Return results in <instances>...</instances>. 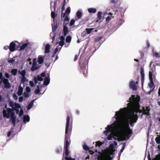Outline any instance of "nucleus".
I'll use <instances>...</instances> for the list:
<instances>
[{
    "label": "nucleus",
    "instance_id": "10",
    "mask_svg": "<svg viewBox=\"0 0 160 160\" xmlns=\"http://www.w3.org/2000/svg\"><path fill=\"white\" fill-rule=\"evenodd\" d=\"M38 69V68L37 67V63L36 62V59L34 58L33 59V63L32 66L31 68V70L32 71H34Z\"/></svg>",
    "mask_w": 160,
    "mask_h": 160
},
{
    "label": "nucleus",
    "instance_id": "49",
    "mask_svg": "<svg viewBox=\"0 0 160 160\" xmlns=\"http://www.w3.org/2000/svg\"><path fill=\"white\" fill-rule=\"evenodd\" d=\"M65 159L66 160H75L74 158H72L70 157H66L65 158Z\"/></svg>",
    "mask_w": 160,
    "mask_h": 160
},
{
    "label": "nucleus",
    "instance_id": "47",
    "mask_svg": "<svg viewBox=\"0 0 160 160\" xmlns=\"http://www.w3.org/2000/svg\"><path fill=\"white\" fill-rule=\"evenodd\" d=\"M64 44V41L60 40L59 42V44L61 46H62Z\"/></svg>",
    "mask_w": 160,
    "mask_h": 160
},
{
    "label": "nucleus",
    "instance_id": "2",
    "mask_svg": "<svg viewBox=\"0 0 160 160\" xmlns=\"http://www.w3.org/2000/svg\"><path fill=\"white\" fill-rule=\"evenodd\" d=\"M7 112L6 110L3 109L2 111V114L3 117L7 118H9L10 116L11 120L12 121V123L14 127L16 124V117L15 116L14 112H12V110L10 108H7Z\"/></svg>",
    "mask_w": 160,
    "mask_h": 160
},
{
    "label": "nucleus",
    "instance_id": "26",
    "mask_svg": "<svg viewBox=\"0 0 160 160\" xmlns=\"http://www.w3.org/2000/svg\"><path fill=\"white\" fill-rule=\"evenodd\" d=\"M28 45V44L25 43L22 45L20 48L19 50H24Z\"/></svg>",
    "mask_w": 160,
    "mask_h": 160
},
{
    "label": "nucleus",
    "instance_id": "63",
    "mask_svg": "<svg viewBox=\"0 0 160 160\" xmlns=\"http://www.w3.org/2000/svg\"><path fill=\"white\" fill-rule=\"evenodd\" d=\"M33 80L34 82V83H35V85H36V84L38 83V81L36 79V78H34Z\"/></svg>",
    "mask_w": 160,
    "mask_h": 160
},
{
    "label": "nucleus",
    "instance_id": "54",
    "mask_svg": "<svg viewBox=\"0 0 160 160\" xmlns=\"http://www.w3.org/2000/svg\"><path fill=\"white\" fill-rule=\"evenodd\" d=\"M13 98H14V99L15 100H17L18 98V96H17V95L14 93L13 95Z\"/></svg>",
    "mask_w": 160,
    "mask_h": 160
},
{
    "label": "nucleus",
    "instance_id": "15",
    "mask_svg": "<svg viewBox=\"0 0 160 160\" xmlns=\"http://www.w3.org/2000/svg\"><path fill=\"white\" fill-rule=\"evenodd\" d=\"M48 77L47 78H45V79H44V82L43 83V84L45 85H48L50 82V79L49 78L50 75H49V73H48Z\"/></svg>",
    "mask_w": 160,
    "mask_h": 160
},
{
    "label": "nucleus",
    "instance_id": "29",
    "mask_svg": "<svg viewBox=\"0 0 160 160\" xmlns=\"http://www.w3.org/2000/svg\"><path fill=\"white\" fill-rule=\"evenodd\" d=\"M27 79L25 76L22 77L21 78V82L22 83H24L26 81H27Z\"/></svg>",
    "mask_w": 160,
    "mask_h": 160
},
{
    "label": "nucleus",
    "instance_id": "50",
    "mask_svg": "<svg viewBox=\"0 0 160 160\" xmlns=\"http://www.w3.org/2000/svg\"><path fill=\"white\" fill-rule=\"evenodd\" d=\"M26 92H30L31 91V88L27 86L26 87Z\"/></svg>",
    "mask_w": 160,
    "mask_h": 160
},
{
    "label": "nucleus",
    "instance_id": "13",
    "mask_svg": "<svg viewBox=\"0 0 160 160\" xmlns=\"http://www.w3.org/2000/svg\"><path fill=\"white\" fill-rule=\"evenodd\" d=\"M112 128L113 126L112 125H108L107 127L106 128V130L104 131V133L106 134L109 132H111L112 131Z\"/></svg>",
    "mask_w": 160,
    "mask_h": 160
},
{
    "label": "nucleus",
    "instance_id": "42",
    "mask_svg": "<svg viewBox=\"0 0 160 160\" xmlns=\"http://www.w3.org/2000/svg\"><path fill=\"white\" fill-rule=\"evenodd\" d=\"M65 155L66 156H68V155L69 154V150H68V148H65Z\"/></svg>",
    "mask_w": 160,
    "mask_h": 160
},
{
    "label": "nucleus",
    "instance_id": "23",
    "mask_svg": "<svg viewBox=\"0 0 160 160\" xmlns=\"http://www.w3.org/2000/svg\"><path fill=\"white\" fill-rule=\"evenodd\" d=\"M30 120V117L29 116L27 115L26 116H24L23 117V122L24 123H25L26 122H28Z\"/></svg>",
    "mask_w": 160,
    "mask_h": 160
},
{
    "label": "nucleus",
    "instance_id": "38",
    "mask_svg": "<svg viewBox=\"0 0 160 160\" xmlns=\"http://www.w3.org/2000/svg\"><path fill=\"white\" fill-rule=\"evenodd\" d=\"M89 20V18L88 17H86V18L82 19L81 21V22H82L83 23H85L86 22L88 21Z\"/></svg>",
    "mask_w": 160,
    "mask_h": 160
},
{
    "label": "nucleus",
    "instance_id": "11",
    "mask_svg": "<svg viewBox=\"0 0 160 160\" xmlns=\"http://www.w3.org/2000/svg\"><path fill=\"white\" fill-rule=\"evenodd\" d=\"M14 106L15 108H13V109H12V111L15 110L16 113L17 114H18L19 112L18 108H21V106L19 103H17L16 102L14 103Z\"/></svg>",
    "mask_w": 160,
    "mask_h": 160
},
{
    "label": "nucleus",
    "instance_id": "48",
    "mask_svg": "<svg viewBox=\"0 0 160 160\" xmlns=\"http://www.w3.org/2000/svg\"><path fill=\"white\" fill-rule=\"evenodd\" d=\"M102 145V143L100 141H98L96 142V146L97 147V146H98V147H100V146H101Z\"/></svg>",
    "mask_w": 160,
    "mask_h": 160
},
{
    "label": "nucleus",
    "instance_id": "61",
    "mask_svg": "<svg viewBox=\"0 0 160 160\" xmlns=\"http://www.w3.org/2000/svg\"><path fill=\"white\" fill-rule=\"evenodd\" d=\"M4 49L5 50H7L8 49H9V46H5L4 47Z\"/></svg>",
    "mask_w": 160,
    "mask_h": 160
},
{
    "label": "nucleus",
    "instance_id": "7",
    "mask_svg": "<svg viewBox=\"0 0 160 160\" xmlns=\"http://www.w3.org/2000/svg\"><path fill=\"white\" fill-rule=\"evenodd\" d=\"M16 43L18 44V46H17L18 47L19 46V43L17 41H15L11 42L9 46V50L11 52H13L15 50L16 47Z\"/></svg>",
    "mask_w": 160,
    "mask_h": 160
},
{
    "label": "nucleus",
    "instance_id": "31",
    "mask_svg": "<svg viewBox=\"0 0 160 160\" xmlns=\"http://www.w3.org/2000/svg\"><path fill=\"white\" fill-rule=\"evenodd\" d=\"M93 30V28H87L86 29V31L88 34H90Z\"/></svg>",
    "mask_w": 160,
    "mask_h": 160
},
{
    "label": "nucleus",
    "instance_id": "41",
    "mask_svg": "<svg viewBox=\"0 0 160 160\" xmlns=\"http://www.w3.org/2000/svg\"><path fill=\"white\" fill-rule=\"evenodd\" d=\"M139 53L140 54V59H142L143 58L144 56V53L143 51H140Z\"/></svg>",
    "mask_w": 160,
    "mask_h": 160
},
{
    "label": "nucleus",
    "instance_id": "51",
    "mask_svg": "<svg viewBox=\"0 0 160 160\" xmlns=\"http://www.w3.org/2000/svg\"><path fill=\"white\" fill-rule=\"evenodd\" d=\"M23 113V109H21L20 110V111L19 112V113H18L19 115V116L20 117L22 115Z\"/></svg>",
    "mask_w": 160,
    "mask_h": 160
},
{
    "label": "nucleus",
    "instance_id": "14",
    "mask_svg": "<svg viewBox=\"0 0 160 160\" xmlns=\"http://www.w3.org/2000/svg\"><path fill=\"white\" fill-rule=\"evenodd\" d=\"M140 74L141 76V82L143 85L144 79V73L143 68H141L140 69Z\"/></svg>",
    "mask_w": 160,
    "mask_h": 160
},
{
    "label": "nucleus",
    "instance_id": "34",
    "mask_svg": "<svg viewBox=\"0 0 160 160\" xmlns=\"http://www.w3.org/2000/svg\"><path fill=\"white\" fill-rule=\"evenodd\" d=\"M71 37L69 36L67 37L66 39V41L67 42L69 43L71 40Z\"/></svg>",
    "mask_w": 160,
    "mask_h": 160
},
{
    "label": "nucleus",
    "instance_id": "62",
    "mask_svg": "<svg viewBox=\"0 0 160 160\" xmlns=\"http://www.w3.org/2000/svg\"><path fill=\"white\" fill-rule=\"evenodd\" d=\"M146 44L147 45V48H148L150 46V44L148 40L146 41Z\"/></svg>",
    "mask_w": 160,
    "mask_h": 160
},
{
    "label": "nucleus",
    "instance_id": "5",
    "mask_svg": "<svg viewBox=\"0 0 160 160\" xmlns=\"http://www.w3.org/2000/svg\"><path fill=\"white\" fill-rule=\"evenodd\" d=\"M150 108L149 106L146 107H142V110H140V108H139V113H142V114L141 118H142L143 114L146 115L148 116H149L150 115L149 111H150Z\"/></svg>",
    "mask_w": 160,
    "mask_h": 160
},
{
    "label": "nucleus",
    "instance_id": "44",
    "mask_svg": "<svg viewBox=\"0 0 160 160\" xmlns=\"http://www.w3.org/2000/svg\"><path fill=\"white\" fill-rule=\"evenodd\" d=\"M75 22V20L74 19H72L70 22L69 25L71 26L73 25L74 24Z\"/></svg>",
    "mask_w": 160,
    "mask_h": 160
},
{
    "label": "nucleus",
    "instance_id": "45",
    "mask_svg": "<svg viewBox=\"0 0 160 160\" xmlns=\"http://www.w3.org/2000/svg\"><path fill=\"white\" fill-rule=\"evenodd\" d=\"M68 15H67L66 16H65V17H64L65 18L64 19V21H68L69 20V18L68 16Z\"/></svg>",
    "mask_w": 160,
    "mask_h": 160
},
{
    "label": "nucleus",
    "instance_id": "9",
    "mask_svg": "<svg viewBox=\"0 0 160 160\" xmlns=\"http://www.w3.org/2000/svg\"><path fill=\"white\" fill-rule=\"evenodd\" d=\"M102 13L101 11H99L97 13V17L96 18V22H102L104 19V17L102 16Z\"/></svg>",
    "mask_w": 160,
    "mask_h": 160
},
{
    "label": "nucleus",
    "instance_id": "58",
    "mask_svg": "<svg viewBox=\"0 0 160 160\" xmlns=\"http://www.w3.org/2000/svg\"><path fill=\"white\" fill-rule=\"evenodd\" d=\"M23 100V98L22 96H21L19 98V102H22Z\"/></svg>",
    "mask_w": 160,
    "mask_h": 160
},
{
    "label": "nucleus",
    "instance_id": "27",
    "mask_svg": "<svg viewBox=\"0 0 160 160\" xmlns=\"http://www.w3.org/2000/svg\"><path fill=\"white\" fill-rule=\"evenodd\" d=\"M54 25L52 24V30L53 31H55L58 27V25L57 23H56L55 24L54 23Z\"/></svg>",
    "mask_w": 160,
    "mask_h": 160
},
{
    "label": "nucleus",
    "instance_id": "16",
    "mask_svg": "<svg viewBox=\"0 0 160 160\" xmlns=\"http://www.w3.org/2000/svg\"><path fill=\"white\" fill-rule=\"evenodd\" d=\"M50 52V45L49 44H46L45 46L44 53H48Z\"/></svg>",
    "mask_w": 160,
    "mask_h": 160
},
{
    "label": "nucleus",
    "instance_id": "57",
    "mask_svg": "<svg viewBox=\"0 0 160 160\" xmlns=\"http://www.w3.org/2000/svg\"><path fill=\"white\" fill-rule=\"evenodd\" d=\"M112 136L111 134H110V135H108V137H107V139L108 140H111L112 139Z\"/></svg>",
    "mask_w": 160,
    "mask_h": 160
},
{
    "label": "nucleus",
    "instance_id": "36",
    "mask_svg": "<svg viewBox=\"0 0 160 160\" xmlns=\"http://www.w3.org/2000/svg\"><path fill=\"white\" fill-rule=\"evenodd\" d=\"M121 114V112L120 111H118L116 113L115 116L118 118H119L120 117Z\"/></svg>",
    "mask_w": 160,
    "mask_h": 160
},
{
    "label": "nucleus",
    "instance_id": "18",
    "mask_svg": "<svg viewBox=\"0 0 160 160\" xmlns=\"http://www.w3.org/2000/svg\"><path fill=\"white\" fill-rule=\"evenodd\" d=\"M38 61L39 64H42L44 61L43 57L42 56H39L38 58Z\"/></svg>",
    "mask_w": 160,
    "mask_h": 160
},
{
    "label": "nucleus",
    "instance_id": "43",
    "mask_svg": "<svg viewBox=\"0 0 160 160\" xmlns=\"http://www.w3.org/2000/svg\"><path fill=\"white\" fill-rule=\"evenodd\" d=\"M37 87L38 88V89H36L34 91L35 93L36 94H38L39 93V92H40V90L39 89V86H37Z\"/></svg>",
    "mask_w": 160,
    "mask_h": 160
},
{
    "label": "nucleus",
    "instance_id": "46",
    "mask_svg": "<svg viewBox=\"0 0 160 160\" xmlns=\"http://www.w3.org/2000/svg\"><path fill=\"white\" fill-rule=\"evenodd\" d=\"M29 92H25L24 93V97L25 98H28L29 97L30 95L28 94Z\"/></svg>",
    "mask_w": 160,
    "mask_h": 160
},
{
    "label": "nucleus",
    "instance_id": "28",
    "mask_svg": "<svg viewBox=\"0 0 160 160\" xmlns=\"http://www.w3.org/2000/svg\"><path fill=\"white\" fill-rule=\"evenodd\" d=\"M18 72V70L17 69H13L11 70V72L13 76L16 75Z\"/></svg>",
    "mask_w": 160,
    "mask_h": 160
},
{
    "label": "nucleus",
    "instance_id": "53",
    "mask_svg": "<svg viewBox=\"0 0 160 160\" xmlns=\"http://www.w3.org/2000/svg\"><path fill=\"white\" fill-rule=\"evenodd\" d=\"M15 59H9L8 60V62L10 63H13Z\"/></svg>",
    "mask_w": 160,
    "mask_h": 160
},
{
    "label": "nucleus",
    "instance_id": "59",
    "mask_svg": "<svg viewBox=\"0 0 160 160\" xmlns=\"http://www.w3.org/2000/svg\"><path fill=\"white\" fill-rule=\"evenodd\" d=\"M61 150V149L57 148V149H56V150H55V152L59 154V153L60 152V151Z\"/></svg>",
    "mask_w": 160,
    "mask_h": 160
},
{
    "label": "nucleus",
    "instance_id": "8",
    "mask_svg": "<svg viewBox=\"0 0 160 160\" xmlns=\"http://www.w3.org/2000/svg\"><path fill=\"white\" fill-rule=\"evenodd\" d=\"M2 80L0 81V83L3 82V84H4V87L6 88H11V86L10 83L8 82V79L7 78H4L3 81Z\"/></svg>",
    "mask_w": 160,
    "mask_h": 160
},
{
    "label": "nucleus",
    "instance_id": "4",
    "mask_svg": "<svg viewBox=\"0 0 160 160\" xmlns=\"http://www.w3.org/2000/svg\"><path fill=\"white\" fill-rule=\"evenodd\" d=\"M88 62L85 61L82 63H80L81 72H82L84 76L87 77L88 73Z\"/></svg>",
    "mask_w": 160,
    "mask_h": 160
},
{
    "label": "nucleus",
    "instance_id": "20",
    "mask_svg": "<svg viewBox=\"0 0 160 160\" xmlns=\"http://www.w3.org/2000/svg\"><path fill=\"white\" fill-rule=\"evenodd\" d=\"M35 100H32L28 104V106L27 107V109L29 110L31 108H32L33 103L35 101Z\"/></svg>",
    "mask_w": 160,
    "mask_h": 160
},
{
    "label": "nucleus",
    "instance_id": "52",
    "mask_svg": "<svg viewBox=\"0 0 160 160\" xmlns=\"http://www.w3.org/2000/svg\"><path fill=\"white\" fill-rule=\"evenodd\" d=\"M102 39L101 37H98L95 38V41L96 42L99 41Z\"/></svg>",
    "mask_w": 160,
    "mask_h": 160
},
{
    "label": "nucleus",
    "instance_id": "24",
    "mask_svg": "<svg viewBox=\"0 0 160 160\" xmlns=\"http://www.w3.org/2000/svg\"><path fill=\"white\" fill-rule=\"evenodd\" d=\"M76 15L78 19L81 18L82 16V12L80 11H78L76 13Z\"/></svg>",
    "mask_w": 160,
    "mask_h": 160
},
{
    "label": "nucleus",
    "instance_id": "22",
    "mask_svg": "<svg viewBox=\"0 0 160 160\" xmlns=\"http://www.w3.org/2000/svg\"><path fill=\"white\" fill-rule=\"evenodd\" d=\"M109 15L110 16L107 17L106 19V21L107 22H108L112 18H113V16L112 13H109Z\"/></svg>",
    "mask_w": 160,
    "mask_h": 160
},
{
    "label": "nucleus",
    "instance_id": "60",
    "mask_svg": "<svg viewBox=\"0 0 160 160\" xmlns=\"http://www.w3.org/2000/svg\"><path fill=\"white\" fill-rule=\"evenodd\" d=\"M154 55L156 57H159V53L157 52H155L154 53Z\"/></svg>",
    "mask_w": 160,
    "mask_h": 160
},
{
    "label": "nucleus",
    "instance_id": "3",
    "mask_svg": "<svg viewBox=\"0 0 160 160\" xmlns=\"http://www.w3.org/2000/svg\"><path fill=\"white\" fill-rule=\"evenodd\" d=\"M70 117L67 116L66 121V124L65 128V141H68L71 135L72 128L69 127Z\"/></svg>",
    "mask_w": 160,
    "mask_h": 160
},
{
    "label": "nucleus",
    "instance_id": "64",
    "mask_svg": "<svg viewBox=\"0 0 160 160\" xmlns=\"http://www.w3.org/2000/svg\"><path fill=\"white\" fill-rule=\"evenodd\" d=\"M65 38L64 36H62L60 37V40L64 41Z\"/></svg>",
    "mask_w": 160,
    "mask_h": 160
},
{
    "label": "nucleus",
    "instance_id": "37",
    "mask_svg": "<svg viewBox=\"0 0 160 160\" xmlns=\"http://www.w3.org/2000/svg\"><path fill=\"white\" fill-rule=\"evenodd\" d=\"M155 141L157 144H159L160 143V136L157 137L155 138Z\"/></svg>",
    "mask_w": 160,
    "mask_h": 160
},
{
    "label": "nucleus",
    "instance_id": "6",
    "mask_svg": "<svg viewBox=\"0 0 160 160\" xmlns=\"http://www.w3.org/2000/svg\"><path fill=\"white\" fill-rule=\"evenodd\" d=\"M138 118V116L137 114L134 113V115H133V117H129V122L130 125L132 127H133L134 126V123H136L137 122Z\"/></svg>",
    "mask_w": 160,
    "mask_h": 160
},
{
    "label": "nucleus",
    "instance_id": "12",
    "mask_svg": "<svg viewBox=\"0 0 160 160\" xmlns=\"http://www.w3.org/2000/svg\"><path fill=\"white\" fill-rule=\"evenodd\" d=\"M129 86L130 88L134 91H135L137 89V86L136 84V83L133 81H131L130 82Z\"/></svg>",
    "mask_w": 160,
    "mask_h": 160
},
{
    "label": "nucleus",
    "instance_id": "33",
    "mask_svg": "<svg viewBox=\"0 0 160 160\" xmlns=\"http://www.w3.org/2000/svg\"><path fill=\"white\" fill-rule=\"evenodd\" d=\"M22 88H19L18 92V95L19 96H21L22 95Z\"/></svg>",
    "mask_w": 160,
    "mask_h": 160
},
{
    "label": "nucleus",
    "instance_id": "1",
    "mask_svg": "<svg viewBox=\"0 0 160 160\" xmlns=\"http://www.w3.org/2000/svg\"><path fill=\"white\" fill-rule=\"evenodd\" d=\"M140 98L139 96L137 95L135 97V95H132L131 97L129 98V100L128 101V102H129L128 104V106L131 110V112L128 115L126 118L127 121L126 123V126L128 129V134L125 135L128 139H129L132 134V130L129 127V117H133L135 113H137L139 112V108H140V105L139 104V102L140 101Z\"/></svg>",
    "mask_w": 160,
    "mask_h": 160
},
{
    "label": "nucleus",
    "instance_id": "32",
    "mask_svg": "<svg viewBox=\"0 0 160 160\" xmlns=\"http://www.w3.org/2000/svg\"><path fill=\"white\" fill-rule=\"evenodd\" d=\"M34 78H36L38 81H42L43 80V78L39 75H38L37 77H35Z\"/></svg>",
    "mask_w": 160,
    "mask_h": 160
},
{
    "label": "nucleus",
    "instance_id": "35",
    "mask_svg": "<svg viewBox=\"0 0 160 160\" xmlns=\"http://www.w3.org/2000/svg\"><path fill=\"white\" fill-rule=\"evenodd\" d=\"M9 105L10 107L12 108V109H13V108H15V107H14V103L12 101H10L9 103Z\"/></svg>",
    "mask_w": 160,
    "mask_h": 160
},
{
    "label": "nucleus",
    "instance_id": "25",
    "mask_svg": "<svg viewBox=\"0 0 160 160\" xmlns=\"http://www.w3.org/2000/svg\"><path fill=\"white\" fill-rule=\"evenodd\" d=\"M18 73L22 76V77L25 76L26 74V71L25 70H23L21 71H19Z\"/></svg>",
    "mask_w": 160,
    "mask_h": 160
},
{
    "label": "nucleus",
    "instance_id": "56",
    "mask_svg": "<svg viewBox=\"0 0 160 160\" xmlns=\"http://www.w3.org/2000/svg\"><path fill=\"white\" fill-rule=\"evenodd\" d=\"M46 76V73L45 72H42L41 74H40V76L41 77H44Z\"/></svg>",
    "mask_w": 160,
    "mask_h": 160
},
{
    "label": "nucleus",
    "instance_id": "39",
    "mask_svg": "<svg viewBox=\"0 0 160 160\" xmlns=\"http://www.w3.org/2000/svg\"><path fill=\"white\" fill-rule=\"evenodd\" d=\"M56 16L55 13L54 12L52 11L51 13V17L53 19H54Z\"/></svg>",
    "mask_w": 160,
    "mask_h": 160
},
{
    "label": "nucleus",
    "instance_id": "40",
    "mask_svg": "<svg viewBox=\"0 0 160 160\" xmlns=\"http://www.w3.org/2000/svg\"><path fill=\"white\" fill-rule=\"evenodd\" d=\"M83 148L85 150L87 151L89 149V147L86 144H84L83 146Z\"/></svg>",
    "mask_w": 160,
    "mask_h": 160
},
{
    "label": "nucleus",
    "instance_id": "55",
    "mask_svg": "<svg viewBox=\"0 0 160 160\" xmlns=\"http://www.w3.org/2000/svg\"><path fill=\"white\" fill-rule=\"evenodd\" d=\"M29 84L30 85V86L32 87H33L34 86H35V85L34 84L33 82L31 81H29Z\"/></svg>",
    "mask_w": 160,
    "mask_h": 160
},
{
    "label": "nucleus",
    "instance_id": "19",
    "mask_svg": "<svg viewBox=\"0 0 160 160\" xmlns=\"http://www.w3.org/2000/svg\"><path fill=\"white\" fill-rule=\"evenodd\" d=\"M63 35L64 36H65L66 35L68 32V28L67 26L66 25H64L63 26Z\"/></svg>",
    "mask_w": 160,
    "mask_h": 160
},
{
    "label": "nucleus",
    "instance_id": "30",
    "mask_svg": "<svg viewBox=\"0 0 160 160\" xmlns=\"http://www.w3.org/2000/svg\"><path fill=\"white\" fill-rule=\"evenodd\" d=\"M64 148H68L70 145V143L68 141H65Z\"/></svg>",
    "mask_w": 160,
    "mask_h": 160
},
{
    "label": "nucleus",
    "instance_id": "17",
    "mask_svg": "<svg viewBox=\"0 0 160 160\" xmlns=\"http://www.w3.org/2000/svg\"><path fill=\"white\" fill-rule=\"evenodd\" d=\"M71 10L70 7H68L65 10V12L63 14H62L61 16L62 17L64 18L66 15V14L68 15L70 12Z\"/></svg>",
    "mask_w": 160,
    "mask_h": 160
},
{
    "label": "nucleus",
    "instance_id": "21",
    "mask_svg": "<svg viewBox=\"0 0 160 160\" xmlns=\"http://www.w3.org/2000/svg\"><path fill=\"white\" fill-rule=\"evenodd\" d=\"M88 11L90 13H95L97 11L95 8H90L88 9Z\"/></svg>",
    "mask_w": 160,
    "mask_h": 160
}]
</instances>
